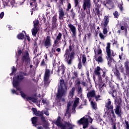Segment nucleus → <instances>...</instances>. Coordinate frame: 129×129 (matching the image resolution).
Here are the masks:
<instances>
[{
	"instance_id": "f257e3e1",
	"label": "nucleus",
	"mask_w": 129,
	"mask_h": 129,
	"mask_svg": "<svg viewBox=\"0 0 129 129\" xmlns=\"http://www.w3.org/2000/svg\"><path fill=\"white\" fill-rule=\"evenodd\" d=\"M67 92V86L64 82V80H60L59 81V84L58 85V93L56 94V97L57 99L59 100V101L64 102L65 99L64 96L66 95Z\"/></svg>"
},
{
	"instance_id": "f03ea898",
	"label": "nucleus",
	"mask_w": 129,
	"mask_h": 129,
	"mask_svg": "<svg viewBox=\"0 0 129 129\" xmlns=\"http://www.w3.org/2000/svg\"><path fill=\"white\" fill-rule=\"evenodd\" d=\"M74 55H75V52L73 49V47L70 45L66 50V53L64 56L65 57L64 61L67 62L68 65H71L72 64V60L74 58Z\"/></svg>"
},
{
	"instance_id": "7ed1b4c3",
	"label": "nucleus",
	"mask_w": 129,
	"mask_h": 129,
	"mask_svg": "<svg viewBox=\"0 0 129 129\" xmlns=\"http://www.w3.org/2000/svg\"><path fill=\"white\" fill-rule=\"evenodd\" d=\"M27 74L25 73H20L19 75H18V77L13 78V87L16 88L17 90L21 91V87H19V84L23 79H24V77L26 76Z\"/></svg>"
},
{
	"instance_id": "20e7f679",
	"label": "nucleus",
	"mask_w": 129,
	"mask_h": 129,
	"mask_svg": "<svg viewBox=\"0 0 129 129\" xmlns=\"http://www.w3.org/2000/svg\"><path fill=\"white\" fill-rule=\"evenodd\" d=\"M93 119L90 116L86 115L80 120L78 121V123L79 124H83V128H86L88 126V122L92 123Z\"/></svg>"
},
{
	"instance_id": "39448f33",
	"label": "nucleus",
	"mask_w": 129,
	"mask_h": 129,
	"mask_svg": "<svg viewBox=\"0 0 129 129\" xmlns=\"http://www.w3.org/2000/svg\"><path fill=\"white\" fill-rule=\"evenodd\" d=\"M106 51L108 57L107 59L108 60V63H111V62H115L113 58H111L110 56H115V53L113 52V51H110V43H107V46L106 47Z\"/></svg>"
},
{
	"instance_id": "423d86ee",
	"label": "nucleus",
	"mask_w": 129,
	"mask_h": 129,
	"mask_svg": "<svg viewBox=\"0 0 129 129\" xmlns=\"http://www.w3.org/2000/svg\"><path fill=\"white\" fill-rule=\"evenodd\" d=\"M102 70L99 67H97L96 68L94 73L95 75L98 76V80L97 82H95L96 84H99L100 86H104V83L102 82V80L100 77V74H101V72Z\"/></svg>"
},
{
	"instance_id": "0eeeda50",
	"label": "nucleus",
	"mask_w": 129,
	"mask_h": 129,
	"mask_svg": "<svg viewBox=\"0 0 129 129\" xmlns=\"http://www.w3.org/2000/svg\"><path fill=\"white\" fill-rule=\"evenodd\" d=\"M50 70H45L44 77V83L45 86H48L49 84H50V81H49V78L50 77Z\"/></svg>"
},
{
	"instance_id": "6e6552de",
	"label": "nucleus",
	"mask_w": 129,
	"mask_h": 129,
	"mask_svg": "<svg viewBox=\"0 0 129 129\" xmlns=\"http://www.w3.org/2000/svg\"><path fill=\"white\" fill-rule=\"evenodd\" d=\"M44 46L48 49V48L51 47L52 46V39H51V37L50 36H47L44 39Z\"/></svg>"
},
{
	"instance_id": "1a4fd4ad",
	"label": "nucleus",
	"mask_w": 129,
	"mask_h": 129,
	"mask_svg": "<svg viewBox=\"0 0 129 129\" xmlns=\"http://www.w3.org/2000/svg\"><path fill=\"white\" fill-rule=\"evenodd\" d=\"M94 4H95L96 6L95 8V13L98 15V17L100 16V11L99 9H100V6H101V2H99L100 0H93Z\"/></svg>"
},
{
	"instance_id": "9d476101",
	"label": "nucleus",
	"mask_w": 129,
	"mask_h": 129,
	"mask_svg": "<svg viewBox=\"0 0 129 129\" xmlns=\"http://www.w3.org/2000/svg\"><path fill=\"white\" fill-rule=\"evenodd\" d=\"M34 23V28L32 30V34L34 37H36L37 33L39 31V28H38V25H39V21L35 20L33 22Z\"/></svg>"
},
{
	"instance_id": "9b49d317",
	"label": "nucleus",
	"mask_w": 129,
	"mask_h": 129,
	"mask_svg": "<svg viewBox=\"0 0 129 129\" xmlns=\"http://www.w3.org/2000/svg\"><path fill=\"white\" fill-rule=\"evenodd\" d=\"M53 123L61 129H66V126L61 121V117L60 116L57 118V120L53 121Z\"/></svg>"
},
{
	"instance_id": "f8f14e48",
	"label": "nucleus",
	"mask_w": 129,
	"mask_h": 129,
	"mask_svg": "<svg viewBox=\"0 0 129 129\" xmlns=\"http://www.w3.org/2000/svg\"><path fill=\"white\" fill-rule=\"evenodd\" d=\"M20 93L22 97H23V98H26L27 100L29 101L30 103H31V101L34 102V103H36V102H37V99L31 97H27V96H26V94L22 91L20 92Z\"/></svg>"
},
{
	"instance_id": "ddd939ff",
	"label": "nucleus",
	"mask_w": 129,
	"mask_h": 129,
	"mask_svg": "<svg viewBox=\"0 0 129 129\" xmlns=\"http://www.w3.org/2000/svg\"><path fill=\"white\" fill-rule=\"evenodd\" d=\"M102 53V51L101 49H99L97 51L96 50H95V59L96 60V61H97L98 62H102V57L101 56H99L98 57V54H101Z\"/></svg>"
},
{
	"instance_id": "4468645a",
	"label": "nucleus",
	"mask_w": 129,
	"mask_h": 129,
	"mask_svg": "<svg viewBox=\"0 0 129 129\" xmlns=\"http://www.w3.org/2000/svg\"><path fill=\"white\" fill-rule=\"evenodd\" d=\"M68 26L73 34L72 37L75 38L76 37V27L71 23H69Z\"/></svg>"
},
{
	"instance_id": "2eb2a0df",
	"label": "nucleus",
	"mask_w": 129,
	"mask_h": 129,
	"mask_svg": "<svg viewBox=\"0 0 129 129\" xmlns=\"http://www.w3.org/2000/svg\"><path fill=\"white\" fill-rule=\"evenodd\" d=\"M83 8L85 10L88 9L89 11L91 9V2L89 1L84 0Z\"/></svg>"
},
{
	"instance_id": "dca6fc26",
	"label": "nucleus",
	"mask_w": 129,
	"mask_h": 129,
	"mask_svg": "<svg viewBox=\"0 0 129 129\" xmlns=\"http://www.w3.org/2000/svg\"><path fill=\"white\" fill-rule=\"evenodd\" d=\"M22 59L24 62L30 63V57H29V52H28V51H25L24 52Z\"/></svg>"
},
{
	"instance_id": "f3484780",
	"label": "nucleus",
	"mask_w": 129,
	"mask_h": 129,
	"mask_svg": "<svg viewBox=\"0 0 129 129\" xmlns=\"http://www.w3.org/2000/svg\"><path fill=\"white\" fill-rule=\"evenodd\" d=\"M32 110L33 112V113H34V114L36 116H40L42 117L43 116V115H44V113L42 111H37V109L35 108H32Z\"/></svg>"
},
{
	"instance_id": "a211bd4d",
	"label": "nucleus",
	"mask_w": 129,
	"mask_h": 129,
	"mask_svg": "<svg viewBox=\"0 0 129 129\" xmlns=\"http://www.w3.org/2000/svg\"><path fill=\"white\" fill-rule=\"evenodd\" d=\"M61 38L62 33H59L57 36H56L55 40L54 41L53 47H54V46H57V45H59V41H60V40H61Z\"/></svg>"
},
{
	"instance_id": "6ab92c4d",
	"label": "nucleus",
	"mask_w": 129,
	"mask_h": 129,
	"mask_svg": "<svg viewBox=\"0 0 129 129\" xmlns=\"http://www.w3.org/2000/svg\"><path fill=\"white\" fill-rule=\"evenodd\" d=\"M58 13H59V19L60 20H63L64 16H65V13H64V10H63V8H59L58 9Z\"/></svg>"
},
{
	"instance_id": "aec40b11",
	"label": "nucleus",
	"mask_w": 129,
	"mask_h": 129,
	"mask_svg": "<svg viewBox=\"0 0 129 129\" xmlns=\"http://www.w3.org/2000/svg\"><path fill=\"white\" fill-rule=\"evenodd\" d=\"M58 75L61 76V75H63L64 73L65 72V67H64L63 64H62L61 66H59L58 68Z\"/></svg>"
},
{
	"instance_id": "412c9836",
	"label": "nucleus",
	"mask_w": 129,
	"mask_h": 129,
	"mask_svg": "<svg viewBox=\"0 0 129 129\" xmlns=\"http://www.w3.org/2000/svg\"><path fill=\"white\" fill-rule=\"evenodd\" d=\"M105 107L107 109H113V105H111V101L110 99H108L107 102L105 104Z\"/></svg>"
},
{
	"instance_id": "4be33fe9",
	"label": "nucleus",
	"mask_w": 129,
	"mask_h": 129,
	"mask_svg": "<svg viewBox=\"0 0 129 129\" xmlns=\"http://www.w3.org/2000/svg\"><path fill=\"white\" fill-rule=\"evenodd\" d=\"M80 99L79 98H75L74 101V104L73 106V110H75V108L77 107L78 105L79 104Z\"/></svg>"
},
{
	"instance_id": "5701e85b",
	"label": "nucleus",
	"mask_w": 129,
	"mask_h": 129,
	"mask_svg": "<svg viewBox=\"0 0 129 129\" xmlns=\"http://www.w3.org/2000/svg\"><path fill=\"white\" fill-rule=\"evenodd\" d=\"M114 74L115 76H116L118 80H122V77H121V76H120V73H119V71L117 70H115L114 72Z\"/></svg>"
},
{
	"instance_id": "b1692460",
	"label": "nucleus",
	"mask_w": 129,
	"mask_h": 129,
	"mask_svg": "<svg viewBox=\"0 0 129 129\" xmlns=\"http://www.w3.org/2000/svg\"><path fill=\"white\" fill-rule=\"evenodd\" d=\"M41 119L42 122L45 123V124H44L43 125V127H44L45 129H49L50 128L49 127V126H48V122L47 121V120H46V119L44 118V117L42 116L41 117Z\"/></svg>"
},
{
	"instance_id": "393cba45",
	"label": "nucleus",
	"mask_w": 129,
	"mask_h": 129,
	"mask_svg": "<svg viewBox=\"0 0 129 129\" xmlns=\"http://www.w3.org/2000/svg\"><path fill=\"white\" fill-rule=\"evenodd\" d=\"M115 113L117 114V115H120L121 114V108L119 106H116L115 107Z\"/></svg>"
},
{
	"instance_id": "a878e982",
	"label": "nucleus",
	"mask_w": 129,
	"mask_h": 129,
	"mask_svg": "<svg viewBox=\"0 0 129 129\" xmlns=\"http://www.w3.org/2000/svg\"><path fill=\"white\" fill-rule=\"evenodd\" d=\"M74 92H75V88L73 87L71 90L69 94V98H70V99H71V98H73V96H74Z\"/></svg>"
},
{
	"instance_id": "bb28decb",
	"label": "nucleus",
	"mask_w": 129,
	"mask_h": 129,
	"mask_svg": "<svg viewBox=\"0 0 129 129\" xmlns=\"http://www.w3.org/2000/svg\"><path fill=\"white\" fill-rule=\"evenodd\" d=\"M121 102H122L121 98L116 99L115 100V104L116 106H120L121 105Z\"/></svg>"
},
{
	"instance_id": "cd10ccee",
	"label": "nucleus",
	"mask_w": 129,
	"mask_h": 129,
	"mask_svg": "<svg viewBox=\"0 0 129 129\" xmlns=\"http://www.w3.org/2000/svg\"><path fill=\"white\" fill-rule=\"evenodd\" d=\"M116 69H119L120 72H123L124 71V69L122 67V64H121L120 63H119L118 65H116Z\"/></svg>"
},
{
	"instance_id": "c85d7f7f",
	"label": "nucleus",
	"mask_w": 129,
	"mask_h": 129,
	"mask_svg": "<svg viewBox=\"0 0 129 129\" xmlns=\"http://www.w3.org/2000/svg\"><path fill=\"white\" fill-rule=\"evenodd\" d=\"M87 96L88 98L90 97H94V96H95V91L92 90L89 92L88 93H87Z\"/></svg>"
},
{
	"instance_id": "c756f323",
	"label": "nucleus",
	"mask_w": 129,
	"mask_h": 129,
	"mask_svg": "<svg viewBox=\"0 0 129 129\" xmlns=\"http://www.w3.org/2000/svg\"><path fill=\"white\" fill-rule=\"evenodd\" d=\"M104 26L105 27H107V25H108V23H109V19L108 18V17L107 16H105L104 17Z\"/></svg>"
},
{
	"instance_id": "7c9ffc66",
	"label": "nucleus",
	"mask_w": 129,
	"mask_h": 129,
	"mask_svg": "<svg viewBox=\"0 0 129 129\" xmlns=\"http://www.w3.org/2000/svg\"><path fill=\"white\" fill-rule=\"evenodd\" d=\"M3 5L4 7H6V6H11L12 5V3H11V1L10 0H4L3 1Z\"/></svg>"
},
{
	"instance_id": "2f4dec72",
	"label": "nucleus",
	"mask_w": 129,
	"mask_h": 129,
	"mask_svg": "<svg viewBox=\"0 0 129 129\" xmlns=\"http://www.w3.org/2000/svg\"><path fill=\"white\" fill-rule=\"evenodd\" d=\"M81 58L83 64L84 65V66H85V65H86V64L85 63H86V56L83 54L82 55Z\"/></svg>"
},
{
	"instance_id": "473e14b6",
	"label": "nucleus",
	"mask_w": 129,
	"mask_h": 129,
	"mask_svg": "<svg viewBox=\"0 0 129 129\" xmlns=\"http://www.w3.org/2000/svg\"><path fill=\"white\" fill-rule=\"evenodd\" d=\"M71 106V103H68L67 104V109L66 112V115H69L70 116V113H69V110L70 109V107Z\"/></svg>"
},
{
	"instance_id": "72a5a7b5",
	"label": "nucleus",
	"mask_w": 129,
	"mask_h": 129,
	"mask_svg": "<svg viewBox=\"0 0 129 129\" xmlns=\"http://www.w3.org/2000/svg\"><path fill=\"white\" fill-rule=\"evenodd\" d=\"M31 120L33 124H36L37 123V121H38V117H33L32 118Z\"/></svg>"
},
{
	"instance_id": "f704fd0d",
	"label": "nucleus",
	"mask_w": 129,
	"mask_h": 129,
	"mask_svg": "<svg viewBox=\"0 0 129 129\" xmlns=\"http://www.w3.org/2000/svg\"><path fill=\"white\" fill-rule=\"evenodd\" d=\"M91 104L94 109H97V105L95 102L91 101Z\"/></svg>"
},
{
	"instance_id": "c9c22d12",
	"label": "nucleus",
	"mask_w": 129,
	"mask_h": 129,
	"mask_svg": "<svg viewBox=\"0 0 129 129\" xmlns=\"http://www.w3.org/2000/svg\"><path fill=\"white\" fill-rule=\"evenodd\" d=\"M124 126L125 127V129H129V123L127 121L125 120Z\"/></svg>"
},
{
	"instance_id": "e433bc0d",
	"label": "nucleus",
	"mask_w": 129,
	"mask_h": 129,
	"mask_svg": "<svg viewBox=\"0 0 129 129\" xmlns=\"http://www.w3.org/2000/svg\"><path fill=\"white\" fill-rule=\"evenodd\" d=\"M66 125L69 127L68 129H73V127L74 125H72V124L70 123V122H67L66 123Z\"/></svg>"
},
{
	"instance_id": "4c0bfd02",
	"label": "nucleus",
	"mask_w": 129,
	"mask_h": 129,
	"mask_svg": "<svg viewBox=\"0 0 129 129\" xmlns=\"http://www.w3.org/2000/svg\"><path fill=\"white\" fill-rule=\"evenodd\" d=\"M18 39L19 40H22V39H24V34L23 33H21L17 36Z\"/></svg>"
},
{
	"instance_id": "58836bf2",
	"label": "nucleus",
	"mask_w": 129,
	"mask_h": 129,
	"mask_svg": "<svg viewBox=\"0 0 129 129\" xmlns=\"http://www.w3.org/2000/svg\"><path fill=\"white\" fill-rule=\"evenodd\" d=\"M122 1H121V3L118 5V7L120 10V11H123V9L122 8Z\"/></svg>"
},
{
	"instance_id": "ea45409f",
	"label": "nucleus",
	"mask_w": 129,
	"mask_h": 129,
	"mask_svg": "<svg viewBox=\"0 0 129 129\" xmlns=\"http://www.w3.org/2000/svg\"><path fill=\"white\" fill-rule=\"evenodd\" d=\"M74 3H75V8H77L79 7V2H78V0H74Z\"/></svg>"
},
{
	"instance_id": "a19ab883",
	"label": "nucleus",
	"mask_w": 129,
	"mask_h": 129,
	"mask_svg": "<svg viewBox=\"0 0 129 129\" xmlns=\"http://www.w3.org/2000/svg\"><path fill=\"white\" fill-rule=\"evenodd\" d=\"M57 22V16H54L52 17V23H56Z\"/></svg>"
},
{
	"instance_id": "79ce46f5",
	"label": "nucleus",
	"mask_w": 129,
	"mask_h": 129,
	"mask_svg": "<svg viewBox=\"0 0 129 129\" xmlns=\"http://www.w3.org/2000/svg\"><path fill=\"white\" fill-rule=\"evenodd\" d=\"M100 95H98L97 96H95V98L96 100V101H98V100H101V99H100Z\"/></svg>"
},
{
	"instance_id": "37998d69",
	"label": "nucleus",
	"mask_w": 129,
	"mask_h": 129,
	"mask_svg": "<svg viewBox=\"0 0 129 129\" xmlns=\"http://www.w3.org/2000/svg\"><path fill=\"white\" fill-rule=\"evenodd\" d=\"M78 90L79 94H81L82 93V88L81 87L79 86Z\"/></svg>"
},
{
	"instance_id": "c03bdc74",
	"label": "nucleus",
	"mask_w": 129,
	"mask_h": 129,
	"mask_svg": "<svg viewBox=\"0 0 129 129\" xmlns=\"http://www.w3.org/2000/svg\"><path fill=\"white\" fill-rule=\"evenodd\" d=\"M52 28H53L54 29H55V28H57V26H58V24H57L56 22H52Z\"/></svg>"
},
{
	"instance_id": "a18cd8bd",
	"label": "nucleus",
	"mask_w": 129,
	"mask_h": 129,
	"mask_svg": "<svg viewBox=\"0 0 129 129\" xmlns=\"http://www.w3.org/2000/svg\"><path fill=\"white\" fill-rule=\"evenodd\" d=\"M12 73L10 74L11 76H12V75H13V74H14V73L16 72V69L15 68V67H13L12 68Z\"/></svg>"
},
{
	"instance_id": "49530a36",
	"label": "nucleus",
	"mask_w": 129,
	"mask_h": 129,
	"mask_svg": "<svg viewBox=\"0 0 129 129\" xmlns=\"http://www.w3.org/2000/svg\"><path fill=\"white\" fill-rule=\"evenodd\" d=\"M113 15L114 16V17L115 18H117V17H118L119 14H118V12H117V11H115Z\"/></svg>"
},
{
	"instance_id": "de8ad7c7",
	"label": "nucleus",
	"mask_w": 129,
	"mask_h": 129,
	"mask_svg": "<svg viewBox=\"0 0 129 129\" xmlns=\"http://www.w3.org/2000/svg\"><path fill=\"white\" fill-rule=\"evenodd\" d=\"M99 36L101 39L103 40V39H104V36H103V34L102 33H100Z\"/></svg>"
},
{
	"instance_id": "09e8293b",
	"label": "nucleus",
	"mask_w": 129,
	"mask_h": 129,
	"mask_svg": "<svg viewBox=\"0 0 129 129\" xmlns=\"http://www.w3.org/2000/svg\"><path fill=\"white\" fill-rule=\"evenodd\" d=\"M74 76L73 77V79H75L78 76V74L76 72L74 73Z\"/></svg>"
},
{
	"instance_id": "8fccbe9b",
	"label": "nucleus",
	"mask_w": 129,
	"mask_h": 129,
	"mask_svg": "<svg viewBox=\"0 0 129 129\" xmlns=\"http://www.w3.org/2000/svg\"><path fill=\"white\" fill-rule=\"evenodd\" d=\"M78 68L79 69H81V68H82V64H81V61H80L78 64Z\"/></svg>"
},
{
	"instance_id": "3c124183",
	"label": "nucleus",
	"mask_w": 129,
	"mask_h": 129,
	"mask_svg": "<svg viewBox=\"0 0 129 129\" xmlns=\"http://www.w3.org/2000/svg\"><path fill=\"white\" fill-rule=\"evenodd\" d=\"M103 34H107V28H104L103 30Z\"/></svg>"
},
{
	"instance_id": "603ef678",
	"label": "nucleus",
	"mask_w": 129,
	"mask_h": 129,
	"mask_svg": "<svg viewBox=\"0 0 129 129\" xmlns=\"http://www.w3.org/2000/svg\"><path fill=\"white\" fill-rule=\"evenodd\" d=\"M4 16H5V13H4V12H2L1 14H0V18L1 19H3V18H4Z\"/></svg>"
},
{
	"instance_id": "864d4df0",
	"label": "nucleus",
	"mask_w": 129,
	"mask_h": 129,
	"mask_svg": "<svg viewBox=\"0 0 129 129\" xmlns=\"http://www.w3.org/2000/svg\"><path fill=\"white\" fill-rule=\"evenodd\" d=\"M41 66H45L46 65V63H45V61H44V59H43L41 61Z\"/></svg>"
},
{
	"instance_id": "5fc2aeb1",
	"label": "nucleus",
	"mask_w": 129,
	"mask_h": 129,
	"mask_svg": "<svg viewBox=\"0 0 129 129\" xmlns=\"http://www.w3.org/2000/svg\"><path fill=\"white\" fill-rule=\"evenodd\" d=\"M96 85L97 86V85H99V87H101V88H100V92H101V91H102V87H103V86H100L99 84H97L96 83Z\"/></svg>"
},
{
	"instance_id": "6e6d98bb",
	"label": "nucleus",
	"mask_w": 129,
	"mask_h": 129,
	"mask_svg": "<svg viewBox=\"0 0 129 129\" xmlns=\"http://www.w3.org/2000/svg\"><path fill=\"white\" fill-rule=\"evenodd\" d=\"M71 9V4L70 3H69L67 8V11H69V10Z\"/></svg>"
},
{
	"instance_id": "4d7b16f0",
	"label": "nucleus",
	"mask_w": 129,
	"mask_h": 129,
	"mask_svg": "<svg viewBox=\"0 0 129 129\" xmlns=\"http://www.w3.org/2000/svg\"><path fill=\"white\" fill-rule=\"evenodd\" d=\"M12 93H13V94H17L18 95V92H17V91H16V90H12Z\"/></svg>"
},
{
	"instance_id": "13d9d810",
	"label": "nucleus",
	"mask_w": 129,
	"mask_h": 129,
	"mask_svg": "<svg viewBox=\"0 0 129 129\" xmlns=\"http://www.w3.org/2000/svg\"><path fill=\"white\" fill-rule=\"evenodd\" d=\"M102 5H103V6H104L105 7H108V5H109L108 3H102Z\"/></svg>"
},
{
	"instance_id": "bf43d9fd",
	"label": "nucleus",
	"mask_w": 129,
	"mask_h": 129,
	"mask_svg": "<svg viewBox=\"0 0 129 129\" xmlns=\"http://www.w3.org/2000/svg\"><path fill=\"white\" fill-rule=\"evenodd\" d=\"M44 113L45 114V115H47V116L49 115V111H45Z\"/></svg>"
},
{
	"instance_id": "052dcab7",
	"label": "nucleus",
	"mask_w": 129,
	"mask_h": 129,
	"mask_svg": "<svg viewBox=\"0 0 129 129\" xmlns=\"http://www.w3.org/2000/svg\"><path fill=\"white\" fill-rule=\"evenodd\" d=\"M42 103H47V100L46 99H44L42 100Z\"/></svg>"
},
{
	"instance_id": "680f3d73",
	"label": "nucleus",
	"mask_w": 129,
	"mask_h": 129,
	"mask_svg": "<svg viewBox=\"0 0 129 129\" xmlns=\"http://www.w3.org/2000/svg\"><path fill=\"white\" fill-rule=\"evenodd\" d=\"M52 64L53 65V66H55V65H56V60L55 59L53 60Z\"/></svg>"
},
{
	"instance_id": "e2e57ef3",
	"label": "nucleus",
	"mask_w": 129,
	"mask_h": 129,
	"mask_svg": "<svg viewBox=\"0 0 129 129\" xmlns=\"http://www.w3.org/2000/svg\"><path fill=\"white\" fill-rule=\"evenodd\" d=\"M72 17L74 18L75 17V13L74 12L72 13Z\"/></svg>"
},
{
	"instance_id": "0e129e2a",
	"label": "nucleus",
	"mask_w": 129,
	"mask_h": 129,
	"mask_svg": "<svg viewBox=\"0 0 129 129\" xmlns=\"http://www.w3.org/2000/svg\"><path fill=\"white\" fill-rule=\"evenodd\" d=\"M120 29H121V30H122V31H123V30H125V27H124V26H121V27H120Z\"/></svg>"
},
{
	"instance_id": "69168bd1",
	"label": "nucleus",
	"mask_w": 129,
	"mask_h": 129,
	"mask_svg": "<svg viewBox=\"0 0 129 129\" xmlns=\"http://www.w3.org/2000/svg\"><path fill=\"white\" fill-rule=\"evenodd\" d=\"M56 52H60L61 51V49L60 48H57L56 49Z\"/></svg>"
},
{
	"instance_id": "338daca9",
	"label": "nucleus",
	"mask_w": 129,
	"mask_h": 129,
	"mask_svg": "<svg viewBox=\"0 0 129 129\" xmlns=\"http://www.w3.org/2000/svg\"><path fill=\"white\" fill-rule=\"evenodd\" d=\"M82 85H83L84 86H86V83L83 82L82 83Z\"/></svg>"
},
{
	"instance_id": "774afa93",
	"label": "nucleus",
	"mask_w": 129,
	"mask_h": 129,
	"mask_svg": "<svg viewBox=\"0 0 129 129\" xmlns=\"http://www.w3.org/2000/svg\"><path fill=\"white\" fill-rule=\"evenodd\" d=\"M37 129H44V128L42 126H39L37 127Z\"/></svg>"
}]
</instances>
